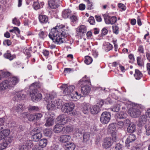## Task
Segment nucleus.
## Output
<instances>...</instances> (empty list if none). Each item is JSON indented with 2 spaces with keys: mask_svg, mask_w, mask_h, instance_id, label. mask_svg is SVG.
I'll list each match as a JSON object with an SVG mask.
<instances>
[{
  "mask_svg": "<svg viewBox=\"0 0 150 150\" xmlns=\"http://www.w3.org/2000/svg\"><path fill=\"white\" fill-rule=\"evenodd\" d=\"M89 22L91 25H94L95 23V20L93 17H91L89 18Z\"/></svg>",
  "mask_w": 150,
  "mask_h": 150,
  "instance_id": "obj_55",
  "label": "nucleus"
},
{
  "mask_svg": "<svg viewBox=\"0 0 150 150\" xmlns=\"http://www.w3.org/2000/svg\"><path fill=\"white\" fill-rule=\"evenodd\" d=\"M69 27L67 24H58L52 28L49 34V38L57 44L64 42V38L67 36Z\"/></svg>",
  "mask_w": 150,
  "mask_h": 150,
  "instance_id": "obj_1",
  "label": "nucleus"
},
{
  "mask_svg": "<svg viewBox=\"0 0 150 150\" xmlns=\"http://www.w3.org/2000/svg\"><path fill=\"white\" fill-rule=\"evenodd\" d=\"M129 58L130 59V62L133 63L134 61V58L133 55L130 54L129 55Z\"/></svg>",
  "mask_w": 150,
  "mask_h": 150,
  "instance_id": "obj_62",
  "label": "nucleus"
},
{
  "mask_svg": "<svg viewBox=\"0 0 150 150\" xmlns=\"http://www.w3.org/2000/svg\"><path fill=\"white\" fill-rule=\"evenodd\" d=\"M8 146V144L4 142L0 144V150H3L6 148Z\"/></svg>",
  "mask_w": 150,
  "mask_h": 150,
  "instance_id": "obj_47",
  "label": "nucleus"
},
{
  "mask_svg": "<svg viewBox=\"0 0 150 150\" xmlns=\"http://www.w3.org/2000/svg\"><path fill=\"white\" fill-rule=\"evenodd\" d=\"M40 87V86L39 84L37 83H33L30 86V89L32 90L34 89H37V88H39Z\"/></svg>",
  "mask_w": 150,
  "mask_h": 150,
  "instance_id": "obj_36",
  "label": "nucleus"
},
{
  "mask_svg": "<svg viewBox=\"0 0 150 150\" xmlns=\"http://www.w3.org/2000/svg\"><path fill=\"white\" fill-rule=\"evenodd\" d=\"M57 93L52 91L50 93L46 94L44 98L47 103V109L50 110H56L62 105V101L60 99L55 100L57 97Z\"/></svg>",
  "mask_w": 150,
  "mask_h": 150,
  "instance_id": "obj_2",
  "label": "nucleus"
},
{
  "mask_svg": "<svg viewBox=\"0 0 150 150\" xmlns=\"http://www.w3.org/2000/svg\"><path fill=\"white\" fill-rule=\"evenodd\" d=\"M112 28L113 33L116 34H118L119 32L118 27L117 26H113Z\"/></svg>",
  "mask_w": 150,
  "mask_h": 150,
  "instance_id": "obj_59",
  "label": "nucleus"
},
{
  "mask_svg": "<svg viewBox=\"0 0 150 150\" xmlns=\"http://www.w3.org/2000/svg\"><path fill=\"white\" fill-rule=\"evenodd\" d=\"M143 145L142 144H138L136 146L135 150H143Z\"/></svg>",
  "mask_w": 150,
  "mask_h": 150,
  "instance_id": "obj_57",
  "label": "nucleus"
},
{
  "mask_svg": "<svg viewBox=\"0 0 150 150\" xmlns=\"http://www.w3.org/2000/svg\"><path fill=\"white\" fill-rule=\"evenodd\" d=\"M135 128V125L132 123H131L129 124V125L127 128V131L129 133H132L134 132Z\"/></svg>",
  "mask_w": 150,
  "mask_h": 150,
  "instance_id": "obj_30",
  "label": "nucleus"
},
{
  "mask_svg": "<svg viewBox=\"0 0 150 150\" xmlns=\"http://www.w3.org/2000/svg\"><path fill=\"white\" fill-rule=\"evenodd\" d=\"M120 105L119 104H117L115 105L112 107L111 108V109L112 111L115 112H117L120 110Z\"/></svg>",
  "mask_w": 150,
  "mask_h": 150,
  "instance_id": "obj_37",
  "label": "nucleus"
},
{
  "mask_svg": "<svg viewBox=\"0 0 150 150\" xmlns=\"http://www.w3.org/2000/svg\"><path fill=\"white\" fill-rule=\"evenodd\" d=\"M39 19L40 22L42 23H46L48 21V18L44 15H40L39 16Z\"/></svg>",
  "mask_w": 150,
  "mask_h": 150,
  "instance_id": "obj_21",
  "label": "nucleus"
},
{
  "mask_svg": "<svg viewBox=\"0 0 150 150\" xmlns=\"http://www.w3.org/2000/svg\"><path fill=\"white\" fill-rule=\"evenodd\" d=\"M75 147L74 144L71 142L67 143L65 145V148L66 150H74Z\"/></svg>",
  "mask_w": 150,
  "mask_h": 150,
  "instance_id": "obj_29",
  "label": "nucleus"
},
{
  "mask_svg": "<svg viewBox=\"0 0 150 150\" xmlns=\"http://www.w3.org/2000/svg\"><path fill=\"white\" fill-rule=\"evenodd\" d=\"M52 130L51 129H46L44 131V134L47 137H50L52 134Z\"/></svg>",
  "mask_w": 150,
  "mask_h": 150,
  "instance_id": "obj_34",
  "label": "nucleus"
},
{
  "mask_svg": "<svg viewBox=\"0 0 150 150\" xmlns=\"http://www.w3.org/2000/svg\"><path fill=\"white\" fill-rule=\"evenodd\" d=\"M70 19L71 21L73 22H76L78 20L77 17L75 15H72L70 17Z\"/></svg>",
  "mask_w": 150,
  "mask_h": 150,
  "instance_id": "obj_54",
  "label": "nucleus"
},
{
  "mask_svg": "<svg viewBox=\"0 0 150 150\" xmlns=\"http://www.w3.org/2000/svg\"><path fill=\"white\" fill-rule=\"evenodd\" d=\"M68 121V119L67 116L64 115H62L59 116L57 118V123L64 125Z\"/></svg>",
  "mask_w": 150,
  "mask_h": 150,
  "instance_id": "obj_13",
  "label": "nucleus"
},
{
  "mask_svg": "<svg viewBox=\"0 0 150 150\" xmlns=\"http://www.w3.org/2000/svg\"><path fill=\"white\" fill-rule=\"evenodd\" d=\"M111 117L110 113L108 112H104L101 115L100 121L103 124H105L110 121Z\"/></svg>",
  "mask_w": 150,
  "mask_h": 150,
  "instance_id": "obj_8",
  "label": "nucleus"
},
{
  "mask_svg": "<svg viewBox=\"0 0 150 150\" xmlns=\"http://www.w3.org/2000/svg\"><path fill=\"white\" fill-rule=\"evenodd\" d=\"M1 72L3 76L4 77H8L10 75V73L8 71L1 70Z\"/></svg>",
  "mask_w": 150,
  "mask_h": 150,
  "instance_id": "obj_52",
  "label": "nucleus"
},
{
  "mask_svg": "<svg viewBox=\"0 0 150 150\" xmlns=\"http://www.w3.org/2000/svg\"><path fill=\"white\" fill-rule=\"evenodd\" d=\"M71 137L69 135H64L61 136L59 139V141L63 143L68 142L70 139Z\"/></svg>",
  "mask_w": 150,
  "mask_h": 150,
  "instance_id": "obj_20",
  "label": "nucleus"
},
{
  "mask_svg": "<svg viewBox=\"0 0 150 150\" xmlns=\"http://www.w3.org/2000/svg\"><path fill=\"white\" fill-rule=\"evenodd\" d=\"M69 98L71 100L76 101L77 100V97L75 95V92L73 91L70 95L69 96Z\"/></svg>",
  "mask_w": 150,
  "mask_h": 150,
  "instance_id": "obj_38",
  "label": "nucleus"
},
{
  "mask_svg": "<svg viewBox=\"0 0 150 150\" xmlns=\"http://www.w3.org/2000/svg\"><path fill=\"white\" fill-rule=\"evenodd\" d=\"M64 126L62 125L57 123L54 126V131L55 133L63 134Z\"/></svg>",
  "mask_w": 150,
  "mask_h": 150,
  "instance_id": "obj_16",
  "label": "nucleus"
},
{
  "mask_svg": "<svg viewBox=\"0 0 150 150\" xmlns=\"http://www.w3.org/2000/svg\"><path fill=\"white\" fill-rule=\"evenodd\" d=\"M49 5L52 8H55L58 7L59 4V0H49Z\"/></svg>",
  "mask_w": 150,
  "mask_h": 150,
  "instance_id": "obj_19",
  "label": "nucleus"
},
{
  "mask_svg": "<svg viewBox=\"0 0 150 150\" xmlns=\"http://www.w3.org/2000/svg\"><path fill=\"white\" fill-rule=\"evenodd\" d=\"M108 30L106 28H103L101 30L102 36L105 35L108 33Z\"/></svg>",
  "mask_w": 150,
  "mask_h": 150,
  "instance_id": "obj_60",
  "label": "nucleus"
},
{
  "mask_svg": "<svg viewBox=\"0 0 150 150\" xmlns=\"http://www.w3.org/2000/svg\"><path fill=\"white\" fill-rule=\"evenodd\" d=\"M139 108H141V106L139 105L130 108L128 110V112L130 116L133 117H138L141 113V111Z\"/></svg>",
  "mask_w": 150,
  "mask_h": 150,
  "instance_id": "obj_6",
  "label": "nucleus"
},
{
  "mask_svg": "<svg viewBox=\"0 0 150 150\" xmlns=\"http://www.w3.org/2000/svg\"><path fill=\"white\" fill-rule=\"evenodd\" d=\"M28 110L31 111H36L39 110V109L37 106L30 105L28 107Z\"/></svg>",
  "mask_w": 150,
  "mask_h": 150,
  "instance_id": "obj_42",
  "label": "nucleus"
},
{
  "mask_svg": "<svg viewBox=\"0 0 150 150\" xmlns=\"http://www.w3.org/2000/svg\"><path fill=\"white\" fill-rule=\"evenodd\" d=\"M33 6L34 9L35 10H37L41 8L40 5L38 2H34Z\"/></svg>",
  "mask_w": 150,
  "mask_h": 150,
  "instance_id": "obj_43",
  "label": "nucleus"
},
{
  "mask_svg": "<svg viewBox=\"0 0 150 150\" xmlns=\"http://www.w3.org/2000/svg\"><path fill=\"white\" fill-rule=\"evenodd\" d=\"M71 11L69 9L64 10L62 12V16L64 18H67L69 17L71 14Z\"/></svg>",
  "mask_w": 150,
  "mask_h": 150,
  "instance_id": "obj_27",
  "label": "nucleus"
},
{
  "mask_svg": "<svg viewBox=\"0 0 150 150\" xmlns=\"http://www.w3.org/2000/svg\"><path fill=\"white\" fill-rule=\"evenodd\" d=\"M103 48L106 52L111 50L113 48V46L109 43H105L103 45Z\"/></svg>",
  "mask_w": 150,
  "mask_h": 150,
  "instance_id": "obj_28",
  "label": "nucleus"
},
{
  "mask_svg": "<svg viewBox=\"0 0 150 150\" xmlns=\"http://www.w3.org/2000/svg\"><path fill=\"white\" fill-rule=\"evenodd\" d=\"M30 134L32 136V139L35 142L38 141L42 137V134L36 128H35L31 130Z\"/></svg>",
  "mask_w": 150,
  "mask_h": 150,
  "instance_id": "obj_9",
  "label": "nucleus"
},
{
  "mask_svg": "<svg viewBox=\"0 0 150 150\" xmlns=\"http://www.w3.org/2000/svg\"><path fill=\"white\" fill-rule=\"evenodd\" d=\"M24 106L21 104H18L12 108L11 111L13 112H16L18 113L21 112L25 109Z\"/></svg>",
  "mask_w": 150,
  "mask_h": 150,
  "instance_id": "obj_15",
  "label": "nucleus"
},
{
  "mask_svg": "<svg viewBox=\"0 0 150 150\" xmlns=\"http://www.w3.org/2000/svg\"><path fill=\"white\" fill-rule=\"evenodd\" d=\"M103 17L105 23L108 24H113L117 21V18L115 16L110 17L107 14H104Z\"/></svg>",
  "mask_w": 150,
  "mask_h": 150,
  "instance_id": "obj_12",
  "label": "nucleus"
},
{
  "mask_svg": "<svg viewBox=\"0 0 150 150\" xmlns=\"http://www.w3.org/2000/svg\"><path fill=\"white\" fill-rule=\"evenodd\" d=\"M73 129L71 125H68L64 127L63 134H69L71 132Z\"/></svg>",
  "mask_w": 150,
  "mask_h": 150,
  "instance_id": "obj_23",
  "label": "nucleus"
},
{
  "mask_svg": "<svg viewBox=\"0 0 150 150\" xmlns=\"http://www.w3.org/2000/svg\"><path fill=\"white\" fill-rule=\"evenodd\" d=\"M90 137L89 134L88 133H85L83 135V142H86L88 140Z\"/></svg>",
  "mask_w": 150,
  "mask_h": 150,
  "instance_id": "obj_45",
  "label": "nucleus"
},
{
  "mask_svg": "<svg viewBox=\"0 0 150 150\" xmlns=\"http://www.w3.org/2000/svg\"><path fill=\"white\" fill-rule=\"evenodd\" d=\"M112 144L113 142L112 141L111 138L107 137L104 139L102 146L103 148L107 149L110 147L112 145Z\"/></svg>",
  "mask_w": 150,
  "mask_h": 150,
  "instance_id": "obj_14",
  "label": "nucleus"
},
{
  "mask_svg": "<svg viewBox=\"0 0 150 150\" xmlns=\"http://www.w3.org/2000/svg\"><path fill=\"white\" fill-rule=\"evenodd\" d=\"M31 50V47H30L28 49L25 50L24 53L28 57L31 56L30 51Z\"/></svg>",
  "mask_w": 150,
  "mask_h": 150,
  "instance_id": "obj_46",
  "label": "nucleus"
},
{
  "mask_svg": "<svg viewBox=\"0 0 150 150\" xmlns=\"http://www.w3.org/2000/svg\"><path fill=\"white\" fill-rule=\"evenodd\" d=\"M21 143L25 144L26 146L28 147V149L33 147L35 144L33 142L30 140H28L25 139L23 138L20 140Z\"/></svg>",
  "mask_w": 150,
  "mask_h": 150,
  "instance_id": "obj_18",
  "label": "nucleus"
},
{
  "mask_svg": "<svg viewBox=\"0 0 150 150\" xmlns=\"http://www.w3.org/2000/svg\"><path fill=\"white\" fill-rule=\"evenodd\" d=\"M112 140L114 142H116L118 140V138L117 137L116 133L114 132H113L112 133Z\"/></svg>",
  "mask_w": 150,
  "mask_h": 150,
  "instance_id": "obj_49",
  "label": "nucleus"
},
{
  "mask_svg": "<svg viewBox=\"0 0 150 150\" xmlns=\"http://www.w3.org/2000/svg\"><path fill=\"white\" fill-rule=\"evenodd\" d=\"M47 143V141L46 139H43L40 140L39 143V146L43 149L46 146Z\"/></svg>",
  "mask_w": 150,
  "mask_h": 150,
  "instance_id": "obj_31",
  "label": "nucleus"
},
{
  "mask_svg": "<svg viewBox=\"0 0 150 150\" xmlns=\"http://www.w3.org/2000/svg\"><path fill=\"white\" fill-rule=\"evenodd\" d=\"M37 91V90L35 89L30 91V95L31 97V99L33 102L40 100L42 99V94L38 93Z\"/></svg>",
  "mask_w": 150,
  "mask_h": 150,
  "instance_id": "obj_7",
  "label": "nucleus"
},
{
  "mask_svg": "<svg viewBox=\"0 0 150 150\" xmlns=\"http://www.w3.org/2000/svg\"><path fill=\"white\" fill-rule=\"evenodd\" d=\"M136 139L135 135L133 134H130L128 137L125 142L126 146L127 147L129 146V144L134 141Z\"/></svg>",
  "mask_w": 150,
  "mask_h": 150,
  "instance_id": "obj_17",
  "label": "nucleus"
},
{
  "mask_svg": "<svg viewBox=\"0 0 150 150\" xmlns=\"http://www.w3.org/2000/svg\"><path fill=\"white\" fill-rule=\"evenodd\" d=\"M91 108V107L88 105L86 103L83 104L82 105V111L85 114H88L90 112Z\"/></svg>",
  "mask_w": 150,
  "mask_h": 150,
  "instance_id": "obj_22",
  "label": "nucleus"
},
{
  "mask_svg": "<svg viewBox=\"0 0 150 150\" xmlns=\"http://www.w3.org/2000/svg\"><path fill=\"white\" fill-rule=\"evenodd\" d=\"M28 119L30 121H32L34 120H35V114L30 115Z\"/></svg>",
  "mask_w": 150,
  "mask_h": 150,
  "instance_id": "obj_63",
  "label": "nucleus"
},
{
  "mask_svg": "<svg viewBox=\"0 0 150 150\" xmlns=\"http://www.w3.org/2000/svg\"><path fill=\"white\" fill-rule=\"evenodd\" d=\"M93 61V59L91 57L89 56H86L85 57V63L87 64H90Z\"/></svg>",
  "mask_w": 150,
  "mask_h": 150,
  "instance_id": "obj_39",
  "label": "nucleus"
},
{
  "mask_svg": "<svg viewBox=\"0 0 150 150\" xmlns=\"http://www.w3.org/2000/svg\"><path fill=\"white\" fill-rule=\"evenodd\" d=\"M2 132V134L4 135L5 137L6 138L7 137L10 133V131L8 129H4L1 131Z\"/></svg>",
  "mask_w": 150,
  "mask_h": 150,
  "instance_id": "obj_44",
  "label": "nucleus"
},
{
  "mask_svg": "<svg viewBox=\"0 0 150 150\" xmlns=\"http://www.w3.org/2000/svg\"><path fill=\"white\" fill-rule=\"evenodd\" d=\"M117 116L118 118L119 119H125L126 117L127 114L123 112H120L117 114Z\"/></svg>",
  "mask_w": 150,
  "mask_h": 150,
  "instance_id": "obj_35",
  "label": "nucleus"
},
{
  "mask_svg": "<svg viewBox=\"0 0 150 150\" xmlns=\"http://www.w3.org/2000/svg\"><path fill=\"white\" fill-rule=\"evenodd\" d=\"M146 133V135H150V123L147 124L145 126Z\"/></svg>",
  "mask_w": 150,
  "mask_h": 150,
  "instance_id": "obj_41",
  "label": "nucleus"
},
{
  "mask_svg": "<svg viewBox=\"0 0 150 150\" xmlns=\"http://www.w3.org/2000/svg\"><path fill=\"white\" fill-rule=\"evenodd\" d=\"M86 31V28L84 25H81L79 29V32L83 33Z\"/></svg>",
  "mask_w": 150,
  "mask_h": 150,
  "instance_id": "obj_40",
  "label": "nucleus"
},
{
  "mask_svg": "<svg viewBox=\"0 0 150 150\" xmlns=\"http://www.w3.org/2000/svg\"><path fill=\"white\" fill-rule=\"evenodd\" d=\"M75 107V105L73 103H65L61 108L62 111L64 113H67L71 115H75V112L73 110Z\"/></svg>",
  "mask_w": 150,
  "mask_h": 150,
  "instance_id": "obj_5",
  "label": "nucleus"
},
{
  "mask_svg": "<svg viewBox=\"0 0 150 150\" xmlns=\"http://www.w3.org/2000/svg\"><path fill=\"white\" fill-rule=\"evenodd\" d=\"M26 92V91H23L18 92H15L14 96L13 98L14 100L18 101L24 99L25 97Z\"/></svg>",
  "mask_w": 150,
  "mask_h": 150,
  "instance_id": "obj_11",
  "label": "nucleus"
},
{
  "mask_svg": "<svg viewBox=\"0 0 150 150\" xmlns=\"http://www.w3.org/2000/svg\"><path fill=\"white\" fill-rule=\"evenodd\" d=\"M12 23L13 24L18 26H19L20 24L19 20H18L16 18H15L13 19Z\"/></svg>",
  "mask_w": 150,
  "mask_h": 150,
  "instance_id": "obj_50",
  "label": "nucleus"
},
{
  "mask_svg": "<svg viewBox=\"0 0 150 150\" xmlns=\"http://www.w3.org/2000/svg\"><path fill=\"white\" fill-rule=\"evenodd\" d=\"M54 119L52 117H49L46 121L45 125L46 126H51L54 124Z\"/></svg>",
  "mask_w": 150,
  "mask_h": 150,
  "instance_id": "obj_24",
  "label": "nucleus"
},
{
  "mask_svg": "<svg viewBox=\"0 0 150 150\" xmlns=\"http://www.w3.org/2000/svg\"><path fill=\"white\" fill-rule=\"evenodd\" d=\"M18 81V79L15 77H10L8 80L2 81L0 83V91L4 92L7 89L13 87Z\"/></svg>",
  "mask_w": 150,
  "mask_h": 150,
  "instance_id": "obj_3",
  "label": "nucleus"
},
{
  "mask_svg": "<svg viewBox=\"0 0 150 150\" xmlns=\"http://www.w3.org/2000/svg\"><path fill=\"white\" fill-rule=\"evenodd\" d=\"M87 9L89 10H92L93 8V5L92 3L90 2L87 5Z\"/></svg>",
  "mask_w": 150,
  "mask_h": 150,
  "instance_id": "obj_56",
  "label": "nucleus"
},
{
  "mask_svg": "<svg viewBox=\"0 0 150 150\" xmlns=\"http://www.w3.org/2000/svg\"><path fill=\"white\" fill-rule=\"evenodd\" d=\"M147 117L145 115H142L140 116L139 120V122L141 126L146 123L147 120Z\"/></svg>",
  "mask_w": 150,
  "mask_h": 150,
  "instance_id": "obj_26",
  "label": "nucleus"
},
{
  "mask_svg": "<svg viewBox=\"0 0 150 150\" xmlns=\"http://www.w3.org/2000/svg\"><path fill=\"white\" fill-rule=\"evenodd\" d=\"M32 150H43V149L40 146L35 144L33 147Z\"/></svg>",
  "mask_w": 150,
  "mask_h": 150,
  "instance_id": "obj_53",
  "label": "nucleus"
},
{
  "mask_svg": "<svg viewBox=\"0 0 150 150\" xmlns=\"http://www.w3.org/2000/svg\"><path fill=\"white\" fill-rule=\"evenodd\" d=\"M134 76L136 79L139 80L142 76V74L139 70L137 69L135 70V74H134Z\"/></svg>",
  "mask_w": 150,
  "mask_h": 150,
  "instance_id": "obj_32",
  "label": "nucleus"
},
{
  "mask_svg": "<svg viewBox=\"0 0 150 150\" xmlns=\"http://www.w3.org/2000/svg\"><path fill=\"white\" fill-rule=\"evenodd\" d=\"M43 115L42 113H36L35 114V120H40L42 116Z\"/></svg>",
  "mask_w": 150,
  "mask_h": 150,
  "instance_id": "obj_51",
  "label": "nucleus"
},
{
  "mask_svg": "<svg viewBox=\"0 0 150 150\" xmlns=\"http://www.w3.org/2000/svg\"><path fill=\"white\" fill-rule=\"evenodd\" d=\"M67 85L66 84H63L61 86V88H64L63 93L64 96H68L70 95L74 91L75 88L74 86L73 85H71L67 87Z\"/></svg>",
  "mask_w": 150,
  "mask_h": 150,
  "instance_id": "obj_10",
  "label": "nucleus"
},
{
  "mask_svg": "<svg viewBox=\"0 0 150 150\" xmlns=\"http://www.w3.org/2000/svg\"><path fill=\"white\" fill-rule=\"evenodd\" d=\"M124 123L123 122H119L117 123V126L119 128H122L125 125Z\"/></svg>",
  "mask_w": 150,
  "mask_h": 150,
  "instance_id": "obj_58",
  "label": "nucleus"
},
{
  "mask_svg": "<svg viewBox=\"0 0 150 150\" xmlns=\"http://www.w3.org/2000/svg\"><path fill=\"white\" fill-rule=\"evenodd\" d=\"M5 58L8 59L10 60H12L16 57V56L14 54L11 55V54L8 52H6L4 54Z\"/></svg>",
  "mask_w": 150,
  "mask_h": 150,
  "instance_id": "obj_33",
  "label": "nucleus"
},
{
  "mask_svg": "<svg viewBox=\"0 0 150 150\" xmlns=\"http://www.w3.org/2000/svg\"><path fill=\"white\" fill-rule=\"evenodd\" d=\"M86 75L83 77L82 79L80 80L79 81V84L80 85H82L83 84H85V85L82 87L81 88V93L84 96H86L88 95L90 93L91 88V87L87 84H90V80L88 79H86Z\"/></svg>",
  "mask_w": 150,
  "mask_h": 150,
  "instance_id": "obj_4",
  "label": "nucleus"
},
{
  "mask_svg": "<svg viewBox=\"0 0 150 150\" xmlns=\"http://www.w3.org/2000/svg\"><path fill=\"white\" fill-rule=\"evenodd\" d=\"M100 110L99 107L96 105L94 106L92 108H91L90 112L93 114H96L98 113Z\"/></svg>",
  "mask_w": 150,
  "mask_h": 150,
  "instance_id": "obj_25",
  "label": "nucleus"
},
{
  "mask_svg": "<svg viewBox=\"0 0 150 150\" xmlns=\"http://www.w3.org/2000/svg\"><path fill=\"white\" fill-rule=\"evenodd\" d=\"M20 145L19 147V150H28V147L25 144H22Z\"/></svg>",
  "mask_w": 150,
  "mask_h": 150,
  "instance_id": "obj_48",
  "label": "nucleus"
},
{
  "mask_svg": "<svg viewBox=\"0 0 150 150\" xmlns=\"http://www.w3.org/2000/svg\"><path fill=\"white\" fill-rule=\"evenodd\" d=\"M13 139L12 138L8 137L7 138L6 140L4 142L5 143H6L8 144V146L10 143H11Z\"/></svg>",
  "mask_w": 150,
  "mask_h": 150,
  "instance_id": "obj_61",
  "label": "nucleus"
},
{
  "mask_svg": "<svg viewBox=\"0 0 150 150\" xmlns=\"http://www.w3.org/2000/svg\"><path fill=\"white\" fill-rule=\"evenodd\" d=\"M3 44L4 45H7L8 46L11 45V41L9 40H7L4 41Z\"/></svg>",
  "mask_w": 150,
  "mask_h": 150,
  "instance_id": "obj_64",
  "label": "nucleus"
}]
</instances>
